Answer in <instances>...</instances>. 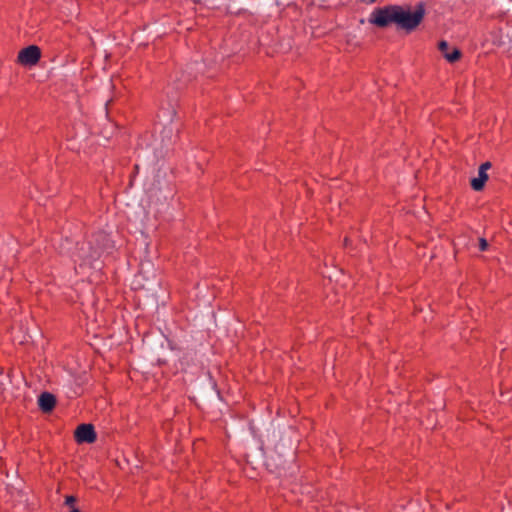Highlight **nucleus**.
I'll use <instances>...</instances> for the list:
<instances>
[{
    "mask_svg": "<svg viewBox=\"0 0 512 512\" xmlns=\"http://www.w3.org/2000/svg\"><path fill=\"white\" fill-rule=\"evenodd\" d=\"M425 13L424 2L417 3L414 11L410 10L409 5H398V29L404 30L406 33L415 31L422 23Z\"/></svg>",
    "mask_w": 512,
    "mask_h": 512,
    "instance_id": "nucleus-1",
    "label": "nucleus"
},
{
    "mask_svg": "<svg viewBox=\"0 0 512 512\" xmlns=\"http://www.w3.org/2000/svg\"><path fill=\"white\" fill-rule=\"evenodd\" d=\"M398 5H386L373 10L369 22L378 28H386L395 24L398 28L399 22Z\"/></svg>",
    "mask_w": 512,
    "mask_h": 512,
    "instance_id": "nucleus-2",
    "label": "nucleus"
},
{
    "mask_svg": "<svg viewBox=\"0 0 512 512\" xmlns=\"http://www.w3.org/2000/svg\"><path fill=\"white\" fill-rule=\"evenodd\" d=\"M41 58V49L36 45H30L21 49L17 56V62L23 66H34Z\"/></svg>",
    "mask_w": 512,
    "mask_h": 512,
    "instance_id": "nucleus-3",
    "label": "nucleus"
},
{
    "mask_svg": "<svg viewBox=\"0 0 512 512\" xmlns=\"http://www.w3.org/2000/svg\"><path fill=\"white\" fill-rule=\"evenodd\" d=\"M77 443H94L97 439L94 426L92 424H80L74 433Z\"/></svg>",
    "mask_w": 512,
    "mask_h": 512,
    "instance_id": "nucleus-4",
    "label": "nucleus"
},
{
    "mask_svg": "<svg viewBox=\"0 0 512 512\" xmlns=\"http://www.w3.org/2000/svg\"><path fill=\"white\" fill-rule=\"evenodd\" d=\"M492 164L489 161L484 162L480 165L478 170V177L473 178L470 182L471 187L475 191L483 190L486 181L489 179L487 171L491 168Z\"/></svg>",
    "mask_w": 512,
    "mask_h": 512,
    "instance_id": "nucleus-5",
    "label": "nucleus"
},
{
    "mask_svg": "<svg viewBox=\"0 0 512 512\" xmlns=\"http://www.w3.org/2000/svg\"><path fill=\"white\" fill-rule=\"evenodd\" d=\"M438 49L449 63H455L462 57V52L458 48H453L449 51V44L445 40H441L438 43Z\"/></svg>",
    "mask_w": 512,
    "mask_h": 512,
    "instance_id": "nucleus-6",
    "label": "nucleus"
},
{
    "mask_svg": "<svg viewBox=\"0 0 512 512\" xmlns=\"http://www.w3.org/2000/svg\"><path fill=\"white\" fill-rule=\"evenodd\" d=\"M96 256L97 252L89 244L86 243H82L77 248V252L75 254V257L81 261V265L90 263L96 258Z\"/></svg>",
    "mask_w": 512,
    "mask_h": 512,
    "instance_id": "nucleus-7",
    "label": "nucleus"
},
{
    "mask_svg": "<svg viewBox=\"0 0 512 512\" xmlns=\"http://www.w3.org/2000/svg\"><path fill=\"white\" fill-rule=\"evenodd\" d=\"M38 405L42 412H51L56 405V398L49 392H43L38 398Z\"/></svg>",
    "mask_w": 512,
    "mask_h": 512,
    "instance_id": "nucleus-8",
    "label": "nucleus"
},
{
    "mask_svg": "<svg viewBox=\"0 0 512 512\" xmlns=\"http://www.w3.org/2000/svg\"><path fill=\"white\" fill-rule=\"evenodd\" d=\"M77 498L73 495L66 496L65 505L69 508L74 507L76 504Z\"/></svg>",
    "mask_w": 512,
    "mask_h": 512,
    "instance_id": "nucleus-9",
    "label": "nucleus"
},
{
    "mask_svg": "<svg viewBox=\"0 0 512 512\" xmlns=\"http://www.w3.org/2000/svg\"><path fill=\"white\" fill-rule=\"evenodd\" d=\"M488 248V242L484 238L479 239V249L481 251H485Z\"/></svg>",
    "mask_w": 512,
    "mask_h": 512,
    "instance_id": "nucleus-10",
    "label": "nucleus"
},
{
    "mask_svg": "<svg viewBox=\"0 0 512 512\" xmlns=\"http://www.w3.org/2000/svg\"><path fill=\"white\" fill-rule=\"evenodd\" d=\"M70 512H80V510L74 506L70 508Z\"/></svg>",
    "mask_w": 512,
    "mask_h": 512,
    "instance_id": "nucleus-11",
    "label": "nucleus"
},
{
    "mask_svg": "<svg viewBox=\"0 0 512 512\" xmlns=\"http://www.w3.org/2000/svg\"><path fill=\"white\" fill-rule=\"evenodd\" d=\"M348 244H349L348 238H345V239H344V245H345V246H348Z\"/></svg>",
    "mask_w": 512,
    "mask_h": 512,
    "instance_id": "nucleus-12",
    "label": "nucleus"
}]
</instances>
